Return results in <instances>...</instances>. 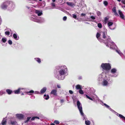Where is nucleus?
<instances>
[{"instance_id":"42","label":"nucleus","mask_w":125,"mask_h":125,"mask_svg":"<svg viewBox=\"0 0 125 125\" xmlns=\"http://www.w3.org/2000/svg\"><path fill=\"white\" fill-rule=\"evenodd\" d=\"M8 43L10 45H11L12 44V42L11 40H9L8 41Z\"/></svg>"},{"instance_id":"25","label":"nucleus","mask_w":125,"mask_h":125,"mask_svg":"<svg viewBox=\"0 0 125 125\" xmlns=\"http://www.w3.org/2000/svg\"><path fill=\"white\" fill-rule=\"evenodd\" d=\"M75 87L76 89L77 90L79 89L80 90L82 89V86L79 84L77 85Z\"/></svg>"},{"instance_id":"2","label":"nucleus","mask_w":125,"mask_h":125,"mask_svg":"<svg viewBox=\"0 0 125 125\" xmlns=\"http://www.w3.org/2000/svg\"><path fill=\"white\" fill-rule=\"evenodd\" d=\"M103 38L105 39V41H104V42L106 45V46L110 47L111 49H115L116 48V46L114 43L111 41L109 36L107 35V30H105L102 32Z\"/></svg>"},{"instance_id":"19","label":"nucleus","mask_w":125,"mask_h":125,"mask_svg":"<svg viewBox=\"0 0 125 125\" xmlns=\"http://www.w3.org/2000/svg\"><path fill=\"white\" fill-rule=\"evenodd\" d=\"M112 11L114 13L115 15L116 16H118V14L117 13L116 11V8L115 7H113L112 9Z\"/></svg>"},{"instance_id":"12","label":"nucleus","mask_w":125,"mask_h":125,"mask_svg":"<svg viewBox=\"0 0 125 125\" xmlns=\"http://www.w3.org/2000/svg\"><path fill=\"white\" fill-rule=\"evenodd\" d=\"M34 93L35 94H39V93L38 91H35V92L33 90H31L29 92H26V93L30 95H31L32 94Z\"/></svg>"},{"instance_id":"38","label":"nucleus","mask_w":125,"mask_h":125,"mask_svg":"<svg viewBox=\"0 0 125 125\" xmlns=\"http://www.w3.org/2000/svg\"><path fill=\"white\" fill-rule=\"evenodd\" d=\"M5 93V91H1L0 92V95H1Z\"/></svg>"},{"instance_id":"33","label":"nucleus","mask_w":125,"mask_h":125,"mask_svg":"<svg viewBox=\"0 0 125 125\" xmlns=\"http://www.w3.org/2000/svg\"><path fill=\"white\" fill-rule=\"evenodd\" d=\"M36 118H37V119H39V117H37V116H36V117H32L31 118V120H34Z\"/></svg>"},{"instance_id":"44","label":"nucleus","mask_w":125,"mask_h":125,"mask_svg":"<svg viewBox=\"0 0 125 125\" xmlns=\"http://www.w3.org/2000/svg\"><path fill=\"white\" fill-rule=\"evenodd\" d=\"M95 16H91V18L93 20H94L95 19Z\"/></svg>"},{"instance_id":"61","label":"nucleus","mask_w":125,"mask_h":125,"mask_svg":"<svg viewBox=\"0 0 125 125\" xmlns=\"http://www.w3.org/2000/svg\"><path fill=\"white\" fill-rule=\"evenodd\" d=\"M21 91L22 92L21 93L23 92L24 91H23V90H21Z\"/></svg>"},{"instance_id":"49","label":"nucleus","mask_w":125,"mask_h":125,"mask_svg":"<svg viewBox=\"0 0 125 125\" xmlns=\"http://www.w3.org/2000/svg\"><path fill=\"white\" fill-rule=\"evenodd\" d=\"M108 20V18H107V17H105L104 18V21L105 22L107 21Z\"/></svg>"},{"instance_id":"18","label":"nucleus","mask_w":125,"mask_h":125,"mask_svg":"<svg viewBox=\"0 0 125 125\" xmlns=\"http://www.w3.org/2000/svg\"><path fill=\"white\" fill-rule=\"evenodd\" d=\"M100 34L98 33H97L96 34V37L98 40L100 42H104V41L102 39L99 38V37L100 36Z\"/></svg>"},{"instance_id":"59","label":"nucleus","mask_w":125,"mask_h":125,"mask_svg":"<svg viewBox=\"0 0 125 125\" xmlns=\"http://www.w3.org/2000/svg\"><path fill=\"white\" fill-rule=\"evenodd\" d=\"M26 7H27V8L28 9H29L30 8H29V7H28L27 6H26Z\"/></svg>"},{"instance_id":"34","label":"nucleus","mask_w":125,"mask_h":125,"mask_svg":"<svg viewBox=\"0 0 125 125\" xmlns=\"http://www.w3.org/2000/svg\"><path fill=\"white\" fill-rule=\"evenodd\" d=\"M98 26L99 28H101L102 27V25L101 23H99L98 24Z\"/></svg>"},{"instance_id":"22","label":"nucleus","mask_w":125,"mask_h":125,"mask_svg":"<svg viewBox=\"0 0 125 125\" xmlns=\"http://www.w3.org/2000/svg\"><path fill=\"white\" fill-rule=\"evenodd\" d=\"M13 36L14 38L16 40H18L19 39V37L16 33H14L13 34Z\"/></svg>"},{"instance_id":"8","label":"nucleus","mask_w":125,"mask_h":125,"mask_svg":"<svg viewBox=\"0 0 125 125\" xmlns=\"http://www.w3.org/2000/svg\"><path fill=\"white\" fill-rule=\"evenodd\" d=\"M77 104L78 108L79 110L81 115L84 116V114L83 112L81 104L79 101H77Z\"/></svg>"},{"instance_id":"21","label":"nucleus","mask_w":125,"mask_h":125,"mask_svg":"<svg viewBox=\"0 0 125 125\" xmlns=\"http://www.w3.org/2000/svg\"><path fill=\"white\" fill-rule=\"evenodd\" d=\"M6 121L7 119L6 118H4L1 123V124L2 125H5L7 122Z\"/></svg>"},{"instance_id":"35","label":"nucleus","mask_w":125,"mask_h":125,"mask_svg":"<svg viewBox=\"0 0 125 125\" xmlns=\"http://www.w3.org/2000/svg\"><path fill=\"white\" fill-rule=\"evenodd\" d=\"M8 31H7L5 32V34L6 35H9L10 34V31L9 30H8Z\"/></svg>"},{"instance_id":"58","label":"nucleus","mask_w":125,"mask_h":125,"mask_svg":"<svg viewBox=\"0 0 125 125\" xmlns=\"http://www.w3.org/2000/svg\"><path fill=\"white\" fill-rule=\"evenodd\" d=\"M24 95V94L23 93H22L21 94V95Z\"/></svg>"},{"instance_id":"3","label":"nucleus","mask_w":125,"mask_h":125,"mask_svg":"<svg viewBox=\"0 0 125 125\" xmlns=\"http://www.w3.org/2000/svg\"><path fill=\"white\" fill-rule=\"evenodd\" d=\"M103 79L102 84L104 86H106L108 85L109 83L110 79L109 77L108 76V75L105 72H104L99 76L98 79V80H102Z\"/></svg>"},{"instance_id":"45","label":"nucleus","mask_w":125,"mask_h":125,"mask_svg":"<svg viewBox=\"0 0 125 125\" xmlns=\"http://www.w3.org/2000/svg\"><path fill=\"white\" fill-rule=\"evenodd\" d=\"M97 14L98 16H99L101 14V13L99 11H98L97 12Z\"/></svg>"},{"instance_id":"14","label":"nucleus","mask_w":125,"mask_h":125,"mask_svg":"<svg viewBox=\"0 0 125 125\" xmlns=\"http://www.w3.org/2000/svg\"><path fill=\"white\" fill-rule=\"evenodd\" d=\"M16 117L19 119H22L23 117V115L21 114H17L16 115Z\"/></svg>"},{"instance_id":"63","label":"nucleus","mask_w":125,"mask_h":125,"mask_svg":"<svg viewBox=\"0 0 125 125\" xmlns=\"http://www.w3.org/2000/svg\"><path fill=\"white\" fill-rule=\"evenodd\" d=\"M81 79V77H80V78H79V79Z\"/></svg>"},{"instance_id":"55","label":"nucleus","mask_w":125,"mask_h":125,"mask_svg":"<svg viewBox=\"0 0 125 125\" xmlns=\"http://www.w3.org/2000/svg\"><path fill=\"white\" fill-rule=\"evenodd\" d=\"M55 0H52V1L53 2H54L55 1Z\"/></svg>"},{"instance_id":"41","label":"nucleus","mask_w":125,"mask_h":125,"mask_svg":"<svg viewBox=\"0 0 125 125\" xmlns=\"http://www.w3.org/2000/svg\"><path fill=\"white\" fill-rule=\"evenodd\" d=\"M31 117H27L26 120L25 121V123L27 122L30 119Z\"/></svg>"},{"instance_id":"13","label":"nucleus","mask_w":125,"mask_h":125,"mask_svg":"<svg viewBox=\"0 0 125 125\" xmlns=\"http://www.w3.org/2000/svg\"><path fill=\"white\" fill-rule=\"evenodd\" d=\"M35 13L39 16H40L42 14V11L41 10H35Z\"/></svg>"},{"instance_id":"30","label":"nucleus","mask_w":125,"mask_h":125,"mask_svg":"<svg viewBox=\"0 0 125 125\" xmlns=\"http://www.w3.org/2000/svg\"><path fill=\"white\" fill-rule=\"evenodd\" d=\"M10 123L13 125H16L17 124V122L16 121H10Z\"/></svg>"},{"instance_id":"50","label":"nucleus","mask_w":125,"mask_h":125,"mask_svg":"<svg viewBox=\"0 0 125 125\" xmlns=\"http://www.w3.org/2000/svg\"><path fill=\"white\" fill-rule=\"evenodd\" d=\"M40 1H42V0H39ZM33 2H32V3H35V2H37L36 0H34L33 1Z\"/></svg>"},{"instance_id":"27","label":"nucleus","mask_w":125,"mask_h":125,"mask_svg":"<svg viewBox=\"0 0 125 125\" xmlns=\"http://www.w3.org/2000/svg\"><path fill=\"white\" fill-rule=\"evenodd\" d=\"M6 92L8 94H10L11 93L12 91L8 89L6 90Z\"/></svg>"},{"instance_id":"15","label":"nucleus","mask_w":125,"mask_h":125,"mask_svg":"<svg viewBox=\"0 0 125 125\" xmlns=\"http://www.w3.org/2000/svg\"><path fill=\"white\" fill-rule=\"evenodd\" d=\"M118 11L120 17L122 19H124L125 17L122 12L120 10H119Z\"/></svg>"},{"instance_id":"36","label":"nucleus","mask_w":125,"mask_h":125,"mask_svg":"<svg viewBox=\"0 0 125 125\" xmlns=\"http://www.w3.org/2000/svg\"><path fill=\"white\" fill-rule=\"evenodd\" d=\"M104 4L105 6H106L108 4V3L107 1H105L104 2Z\"/></svg>"},{"instance_id":"48","label":"nucleus","mask_w":125,"mask_h":125,"mask_svg":"<svg viewBox=\"0 0 125 125\" xmlns=\"http://www.w3.org/2000/svg\"><path fill=\"white\" fill-rule=\"evenodd\" d=\"M121 2L124 4H125V0H122Z\"/></svg>"},{"instance_id":"40","label":"nucleus","mask_w":125,"mask_h":125,"mask_svg":"<svg viewBox=\"0 0 125 125\" xmlns=\"http://www.w3.org/2000/svg\"><path fill=\"white\" fill-rule=\"evenodd\" d=\"M2 42H5L6 41V38H2Z\"/></svg>"},{"instance_id":"1","label":"nucleus","mask_w":125,"mask_h":125,"mask_svg":"<svg viewBox=\"0 0 125 125\" xmlns=\"http://www.w3.org/2000/svg\"><path fill=\"white\" fill-rule=\"evenodd\" d=\"M57 73L55 75V77L59 80H63L64 78V75L67 71V68L64 65H59L56 67Z\"/></svg>"},{"instance_id":"60","label":"nucleus","mask_w":125,"mask_h":125,"mask_svg":"<svg viewBox=\"0 0 125 125\" xmlns=\"http://www.w3.org/2000/svg\"><path fill=\"white\" fill-rule=\"evenodd\" d=\"M82 116H83V117L84 118V119H85V118H85V116H83L82 115Z\"/></svg>"},{"instance_id":"9","label":"nucleus","mask_w":125,"mask_h":125,"mask_svg":"<svg viewBox=\"0 0 125 125\" xmlns=\"http://www.w3.org/2000/svg\"><path fill=\"white\" fill-rule=\"evenodd\" d=\"M117 70L115 68L112 69L111 71V74L112 77H115L117 76L118 75L117 73H116Z\"/></svg>"},{"instance_id":"52","label":"nucleus","mask_w":125,"mask_h":125,"mask_svg":"<svg viewBox=\"0 0 125 125\" xmlns=\"http://www.w3.org/2000/svg\"><path fill=\"white\" fill-rule=\"evenodd\" d=\"M81 16H84L86 15L85 14L82 13L81 14Z\"/></svg>"},{"instance_id":"31","label":"nucleus","mask_w":125,"mask_h":125,"mask_svg":"<svg viewBox=\"0 0 125 125\" xmlns=\"http://www.w3.org/2000/svg\"><path fill=\"white\" fill-rule=\"evenodd\" d=\"M85 124L86 125H89L90 124V122L89 121H85Z\"/></svg>"},{"instance_id":"24","label":"nucleus","mask_w":125,"mask_h":125,"mask_svg":"<svg viewBox=\"0 0 125 125\" xmlns=\"http://www.w3.org/2000/svg\"><path fill=\"white\" fill-rule=\"evenodd\" d=\"M104 104L105 107H106L107 108L109 109L110 110L112 111L113 112L114 111V110H113L111 108H110V107L109 105H107L105 103Z\"/></svg>"},{"instance_id":"6","label":"nucleus","mask_w":125,"mask_h":125,"mask_svg":"<svg viewBox=\"0 0 125 125\" xmlns=\"http://www.w3.org/2000/svg\"><path fill=\"white\" fill-rule=\"evenodd\" d=\"M9 3L7 10L10 11H12L14 9L15 5L13 2L11 1H9Z\"/></svg>"},{"instance_id":"29","label":"nucleus","mask_w":125,"mask_h":125,"mask_svg":"<svg viewBox=\"0 0 125 125\" xmlns=\"http://www.w3.org/2000/svg\"><path fill=\"white\" fill-rule=\"evenodd\" d=\"M116 52L121 56H122L123 55V54L120 51L118 50H116Z\"/></svg>"},{"instance_id":"54","label":"nucleus","mask_w":125,"mask_h":125,"mask_svg":"<svg viewBox=\"0 0 125 125\" xmlns=\"http://www.w3.org/2000/svg\"><path fill=\"white\" fill-rule=\"evenodd\" d=\"M57 87L58 88H61V86L60 85H57Z\"/></svg>"},{"instance_id":"5","label":"nucleus","mask_w":125,"mask_h":125,"mask_svg":"<svg viewBox=\"0 0 125 125\" xmlns=\"http://www.w3.org/2000/svg\"><path fill=\"white\" fill-rule=\"evenodd\" d=\"M30 19L33 21L38 22H42L44 21L43 18H42L40 19H37V16L34 15L32 16L30 18Z\"/></svg>"},{"instance_id":"28","label":"nucleus","mask_w":125,"mask_h":125,"mask_svg":"<svg viewBox=\"0 0 125 125\" xmlns=\"http://www.w3.org/2000/svg\"><path fill=\"white\" fill-rule=\"evenodd\" d=\"M35 59L39 63H40L41 62V59L39 58H36Z\"/></svg>"},{"instance_id":"62","label":"nucleus","mask_w":125,"mask_h":125,"mask_svg":"<svg viewBox=\"0 0 125 125\" xmlns=\"http://www.w3.org/2000/svg\"><path fill=\"white\" fill-rule=\"evenodd\" d=\"M10 31H11L10 29H9Z\"/></svg>"},{"instance_id":"64","label":"nucleus","mask_w":125,"mask_h":125,"mask_svg":"<svg viewBox=\"0 0 125 125\" xmlns=\"http://www.w3.org/2000/svg\"><path fill=\"white\" fill-rule=\"evenodd\" d=\"M81 79V77H80V78H79V79Z\"/></svg>"},{"instance_id":"10","label":"nucleus","mask_w":125,"mask_h":125,"mask_svg":"<svg viewBox=\"0 0 125 125\" xmlns=\"http://www.w3.org/2000/svg\"><path fill=\"white\" fill-rule=\"evenodd\" d=\"M107 25L109 28L111 30H114L115 28V25H113V23L112 22H109Z\"/></svg>"},{"instance_id":"23","label":"nucleus","mask_w":125,"mask_h":125,"mask_svg":"<svg viewBox=\"0 0 125 125\" xmlns=\"http://www.w3.org/2000/svg\"><path fill=\"white\" fill-rule=\"evenodd\" d=\"M66 3L68 5L71 7H73L74 6H75L74 3L73 2H67Z\"/></svg>"},{"instance_id":"20","label":"nucleus","mask_w":125,"mask_h":125,"mask_svg":"<svg viewBox=\"0 0 125 125\" xmlns=\"http://www.w3.org/2000/svg\"><path fill=\"white\" fill-rule=\"evenodd\" d=\"M47 90V88L46 87H44L41 90L40 93L41 94H43L45 93Z\"/></svg>"},{"instance_id":"39","label":"nucleus","mask_w":125,"mask_h":125,"mask_svg":"<svg viewBox=\"0 0 125 125\" xmlns=\"http://www.w3.org/2000/svg\"><path fill=\"white\" fill-rule=\"evenodd\" d=\"M86 97L88 99H89L90 100H93V99L89 97V96H88L87 95H86Z\"/></svg>"},{"instance_id":"57","label":"nucleus","mask_w":125,"mask_h":125,"mask_svg":"<svg viewBox=\"0 0 125 125\" xmlns=\"http://www.w3.org/2000/svg\"><path fill=\"white\" fill-rule=\"evenodd\" d=\"M117 0L118 1L120 2L121 1V0Z\"/></svg>"},{"instance_id":"56","label":"nucleus","mask_w":125,"mask_h":125,"mask_svg":"<svg viewBox=\"0 0 125 125\" xmlns=\"http://www.w3.org/2000/svg\"><path fill=\"white\" fill-rule=\"evenodd\" d=\"M51 125H55V124H54L52 123L51 124Z\"/></svg>"},{"instance_id":"16","label":"nucleus","mask_w":125,"mask_h":125,"mask_svg":"<svg viewBox=\"0 0 125 125\" xmlns=\"http://www.w3.org/2000/svg\"><path fill=\"white\" fill-rule=\"evenodd\" d=\"M113 112L116 115H117V116H118L119 117H120V118H122L124 120H125V117H124V116H123V115L119 114L116 112H115V111H114Z\"/></svg>"},{"instance_id":"17","label":"nucleus","mask_w":125,"mask_h":125,"mask_svg":"<svg viewBox=\"0 0 125 125\" xmlns=\"http://www.w3.org/2000/svg\"><path fill=\"white\" fill-rule=\"evenodd\" d=\"M57 90L56 89H53L51 92V94H53L54 95L56 96H57Z\"/></svg>"},{"instance_id":"43","label":"nucleus","mask_w":125,"mask_h":125,"mask_svg":"<svg viewBox=\"0 0 125 125\" xmlns=\"http://www.w3.org/2000/svg\"><path fill=\"white\" fill-rule=\"evenodd\" d=\"M51 5L53 7H55V4L53 2L52 3H51Z\"/></svg>"},{"instance_id":"46","label":"nucleus","mask_w":125,"mask_h":125,"mask_svg":"<svg viewBox=\"0 0 125 125\" xmlns=\"http://www.w3.org/2000/svg\"><path fill=\"white\" fill-rule=\"evenodd\" d=\"M73 18H74L75 19H76L77 16H76V15L75 14H73Z\"/></svg>"},{"instance_id":"7","label":"nucleus","mask_w":125,"mask_h":125,"mask_svg":"<svg viewBox=\"0 0 125 125\" xmlns=\"http://www.w3.org/2000/svg\"><path fill=\"white\" fill-rule=\"evenodd\" d=\"M9 1H6L2 2L0 6L1 8L3 10H7V7L9 4Z\"/></svg>"},{"instance_id":"11","label":"nucleus","mask_w":125,"mask_h":125,"mask_svg":"<svg viewBox=\"0 0 125 125\" xmlns=\"http://www.w3.org/2000/svg\"><path fill=\"white\" fill-rule=\"evenodd\" d=\"M21 90H23V91H24L25 90L24 88H19L18 89L14 91V92L15 94H18L19 93H21L22 92L21 91Z\"/></svg>"},{"instance_id":"26","label":"nucleus","mask_w":125,"mask_h":125,"mask_svg":"<svg viewBox=\"0 0 125 125\" xmlns=\"http://www.w3.org/2000/svg\"><path fill=\"white\" fill-rule=\"evenodd\" d=\"M43 97L45 99L47 100L49 98V97L48 95L44 94V95Z\"/></svg>"},{"instance_id":"4","label":"nucleus","mask_w":125,"mask_h":125,"mask_svg":"<svg viewBox=\"0 0 125 125\" xmlns=\"http://www.w3.org/2000/svg\"><path fill=\"white\" fill-rule=\"evenodd\" d=\"M101 67L102 68L103 71L105 70L106 72L108 73V71L111 68V66L109 63H102L101 65Z\"/></svg>"},{"instance_id":"32","label":"nucleus","mask_w":125,"mask_h":125,"mask_svg":"<svg viewBox=\"0 0 125 125\" xmlns=\"http://www.w3.org/2000/svg\"><path fill=\"white\" fill-rule=\"evenodd\" d=\"M79 93L80 94H84L83 92L81 89L79 90Z\"/></svg>"},{"instance_id":"47","label":"nucleus","mask_w":125,"mask_h":125,"mask_svg":"<svg viewBox=\"0 0 125 125\" xmlns=\"http://www.w3.org/2000/svg\"><path fill=\"white\" fill-rule=\"evenodd\" d=\"M67 18V17L66 16H64L63 18V20L64 21H65L66 20Z\"/></svg>"},{"instance_id":"51","label":"nucleus","mask_w":125,"mask_h":125,"mask_svg":"<svg viewBox=\"0 0 125 125\" xmlns=\"http://www.w3.org/2000/svg\"><path fill=\"white\" fill-rule=\"evenodd\" d=\"M69 92L70 93V94H72L73 93V92L71 90H69Z\"/></svg>"},{"instance_id":"53","label":"nucleus","mask_w":125,"mask_h":125,"mask_svg":"<svg viewBox=\"0 0 125 125\" xmlns=\"http://www.w3.org/2000/svg\"><path fill=\"white\" fill-rule=\"evenodd\" d=\"M64 101L63 100L61 99V103H62L64 102Z\"/></svg>"},{"instance_id":"37","label":"nucleus","mask_w":125,"mask_h":125,"mask_svg":"<svg viewBox=\"0 0 125 125\" xmlns=\"http://www.w3.org/2000/svg\"><path fill=\"white\" fill-rule=\"evenodd\" d=\"M54 123L56 124H59V122L57 120H55L54 121Z\"/></svg>"}]
</instances>
